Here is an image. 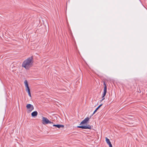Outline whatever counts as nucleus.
I'll return each mask as SVG.
<instances>
[{
    "label": "nucleus",
    "instance_id": "10",
    "mask_svg": "<svg viewBox=\"0 0 147 147\" xmlns=\"http://www.w3.org/2000/svg\"><path fill=\"white\" fill-rule=\"evenodd\" d=\"M102 105V104H101L100 105H99L98 107L96 108V110L94 111L93 113V115L97 111V110L99 108H100V107Z\"/></svg>",
    "mask_w": 147,
    "mask_h": 147
},
{
    "label": "nucleus",
    "instance_id": "9",
    "mask_svg": "<svg viewBox=\"0 0 147 147\" xmlns=\"http://www.w3.org/2000/svg\"><path fill=\"white\" fill-rule=\"evenodd\" d=\"M26 91H27L29 96L31 97V94L30 92V89L29 88L26 89Z\"/></svg>",
    "mask_w": 147,
    "mask_h": 147
},
{
    "label": "nucleus",
    "instance_id": "5",
    "mask_svg": "<svg viewBox=\"0 0 147 147\" xmlns=\"http://www.w3.org/2000/svg\"><path fill=\"white\" fill-rule=\"evenodd\" d=\"M26 107L28 109H29V111L30 112H31L34 109V107L33 105L30 104H28Z\"/></svg>",
    "mask_w": 147,
    "mask_h": 147
},
{
    "label": "nucleus",
    "instance_id": "2",
    "mask_svg": "<svg viewBox=\"0 0 147 147\" xmlns=\"http://www.w3.org/2000/svg\"><path fill=\"white\" fill-rule=\"evenodd\" d=\"M42 123L44 125L48 123L51 124H53V122L50 121L47 118L44 117H42Z\"/></svg>",
    "mask_w": 147,
    "mask_h": 147
},
{
    "label": "nucleus",
    "instance_id": "7",
    "mask_svg": "<svg viewBox=\"0 0 147 147\" xmlns=\"http://www.w3.org/2000/svg\"><path fill=\"white\" fill-rule=\"evenodd\" d=\"M51 125H53V126L57 127L59 129L61 127L63 128L64 126V125L60 124L55 125L53 123V124H51Z\"/></svg>",
    "mask_w": 147,
    "mask_h": 147
},
{
    "label": "nucleus",
    "instance_id": "8",
    "mask_svg": "<svg viewBox=\"0 0 147 147\" xmlns=\"http://www.w3.org/2000/svg\"><path fill=\"white\" fill-rule=\"evenodd\" d=\"M38 115V113L36 111H34L32 112L31 113V115L32 117H35L37 116Z\"/></svg>",
    "mask_w": 147,
    "mask_h": 147
},
{
    "label": "nucleus",
    "instance_id": "11",
    "mask_svg": "<svg viewBox=\"0 0 147 147\" xmlns=\"http://www.w3.org/2000/svg\"><path fill=\"white\" fill-rule=\"evenodd\" d=\"M24 84H25V86L26 87V88H29L27 80H25L24 81Z\"/></svg>",
    "mask_w": 147,
    "mask_h": 147
},
{
    "label": "nucleus",
    "instance_id": "6",
    "mask_svg": "<svg viewBox=\"0 0 147 147\" xmlns=\"http://www.w3.org/2000/svg\"><path fill=\"white\" fill-rule=\"evenodd\" d=\"M89 119L90 118L88 117H87L85 118L83 121L81 122L80 124V125L83 124L85 123H86L87 121H89Z\"/></svg>",
    "mask_w": 147,
    "mask_h": 147
},
{
    "label": "nucleus",
    "instance_id": "12",
    "mask_svg": "<svg viewBox=\"0 0 147 147\" xmlns=\"http://www.w3.org/2000/svg\"><path fill=\"white\" fill-rule=\"evenodd\" d=\"M105 139L106 142L107 144H108L111 143V142H110L109 140V139H108L107 137H106Z\"/></svg>",
    "mask_w": 147,
    "mask_h": 147
},
{
    "label": "nucleus",
    "instance_id": "13",
    "mask_svg": "<svg viewBox=\"0 0 147 147\" xmlns=\"http://www.w3.org/2000/svg\"><path fill=\"white\" fill-rule=\"evenodd\" d=\"M108 144L109 145V147H112V145L111 142L109 144Z\"/></svg>",
    "mask_w": 147,
    "mask_h": 147
},
{
    "label": "nucleus",
    "instance_id": "4",
    "mask_svg": "<svg viewBox=\"0 0 147 147\" xmlns=\"http://www.w3.org/2000/svg\"><path fill=\"white\" fill-rule=\"evenodd\" d=\"M77 127L82 129H91V126L89 125H88L87 126H77Z\"/></svg>",
    "mask_w": 147,
    "mask_h": 147
},
{
    "label": "nucleus",
    "instance_id": "3",
    "mask_svg": "<svg viewBox=\"0 0 147 147\" xmlns=\"http://www.w3.org/2000/svg\"><path fill=\"white\" fill-rule=\"evenodd\" d=\"M103 85L104 86V92L102 95V98L101 101H102L105 99V98H104V97L105 96L107 93V87L106 84L105 82H104Z\"/></svg>",
    "mask_w": 147,
    "mask_h": 147
},
{
    "label": "nucleus",
    "instance_id": "1",
    "mask_svg": "<svg viewBox=\"0 0 147 147\" xmlns=\"http://www.w3.org/2000/svg\"><path fill=\"white\" fill-rule=\"evenodd\" d=\"M33 62V57L32 56L28 58L23 62L22 67L27 69H28L32 66Z\"/></svg>",
    "mask_w": 147,
    "mask_h": 147
}]
</instances>
